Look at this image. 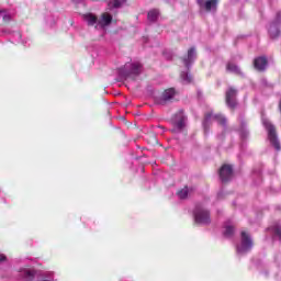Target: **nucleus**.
<instances>
[{
  "mask_svg": "<svg viewBox=\"0 0 281 281\" xmlns=\"http://www.w3.org/2000/svg\"><path fill=\"white\" fill-rule=\"evenodd\" d=\"M193 221L195 225H210L211 212L205 203H199L193 210Z\"/></svg>",
  "mask_w": 281,
  "mask_h": 281,
  "instance_id": "1",
  "label": "nucleus"
},
{
  "mask_svg": "<svg viewBox=\"0 0 281 281\" xmlns=\"http://www.w3.org/2000/svg\"><path fill=\"white\" fill-rule=\"evenodd\" d=\"M120 80H127V78H135L142 74V64L126 63L117 70Z\"/></svg>",
  "mask_w": 281,
  "mask_h": 281,
  "instance_id": "2",
  "label": "nucleus"
},
{
  "mask_svg": "<svg viewBox=\"0 0 281 281\" xmlns=\"http://www.w3.org/2000/svg\"><path fill=\"white\" fill-rule=\"evenodd\" d=\"M254 247V240L251 239V236L243 231L241 232V240L236 246V251L238 256H245L246 254H249L251 251V248Z\"/></svg>",
  "mask_w": 281,
  "mask_h": 281,
  "instance_id": "3",
  "label": "nucleus"
},
{
  "mask_svg": "<svg viewBox=\"0 0 281 281\" xmlns=\"http://www.w3.org/2000/svg\"><path fill=\"white\" fill-rule=\"evenodd\" d=\"M261 122L268 131V139L270 144L276 148V150H280V140H278V134H276V126L271 124V121H269L267 117L262 116Z\"/></svg>",
  "mask_w": 281,
  "mask_h": 281,
  "instance_id": "4",
  "label": "nucleus"
},
{
  "mask_svg": "<svg viewBox=\"0 0 281 281\" xmlns=\"http://www.w3.org/2000/svg\"><path fill=\"white\" fill-rule=\"evenodd\" d=\"M177 95V90L175 88L166 89L160 97L156 98V104H160L161 106H166V104L172 102L175 97Z\"/></svg>",
  "mask_w": 281,
  "mask_h": 281,
  "instance_id": "5",
  "label": "nucleus"
},
{
  "mask_svg": "<svg viewBox=\"0 0 281 281\" xmlns=\"http://www.w3.org/2000/svg\"><path fill=\"white\" fill-rule=\"evenodd\" d=\"M186 120H188L186 113H183V110H180L172 116L171 122L177 131H183L186 127Z\"/></svg>",
  "mask_w": 281,
  "mask_h": 281,
  "instance_id": "6",
  "label": "nucleus"
},
{
  "mask_svg": "<svg viewBox=\"0 0 281 281\" xmlns=\"http://www.w3.org/2000/svg\"><path fill=\"white\" fill-rule=\"evenodd\" d=\"M281 27V12L277 13L276 20L270 24L268 32L271 38H278L280 36Z\"/></svg>",
  "mask_w": 281,
  "mask_h": 281,
  "instance_id": "7",
  "label": "nucleus"
},
{
  "mask_svg": "<svg viewBox=\"0 0 281 281\" xmlns=\"http://www.w3.org/2000/svg\"><path fill=\"white\" fill-rule=\"evenodd\" d=\"M234 177V168L232 165H223L222 168L220 169V179L222 183H227L232 181Z\"/></svg>",
  "mask_w": 281,
  "mask_h": 281,
  "instance_id": "8",
  "label": "nucleus"
},
{
  "mask_svg": "<svg viewBox=\"0 0 281 281\" xmlns=\"http://www.w3.org/2000/svg\"><path fill=\"white\" fill-rule=\"evenodd\" d=\"M194 60H196V48L191 47L188 49L187 56L182 58L184 67H187L188 70L194 65Z\"/></svg>",
  "mask_w": 281,
  "mask_h": 281,
  "instance_id": "9",
  "label": "nucleus"
},
{
  "mask_svg": "<svg viewBox=\"0 0 281 281\" xmlns=\"http://www.w3.org/2000/svg\"><path fill=\"white\" fill-rule=\"evenodd\" d=\"M236 95H238V90L234 88H228V90L226 91V104L228 109H234L235 106H238Z\"/></svg>",
  "mask_w": 281,
  "mask_h": 281,
  "instance_id": "10",
  "label": "nucleus"
},
{
  "mask_svg": "<svg viewBox=\"0 0 281 281\" xmlns=\"http://www.w3.org/2000/svg\"><path fill=\"white\" fill-rule=\"evenodd\" d=\"M36 278V270L22 268L19 271L18 280L20 281H32Z\"/></svg>",
  "mask_w": 281,
  "mask_h": 281,
  "instance_id": "11",
  "label": "nucleus"
},
{
  "mask_svg": "<svg viewBox=\"0 0 281 281\" xmlns=\"http://www.w3.org/2000/svg\"><path fill=\"white\" fill-rule=\"evenodd\" d=\"M112 22H113V15L109 13H103L100 20H98L97 27H100L101 30H103V27L109 26V24Z\"/></svg>",
  "mask_w": 281,
  "mask_h": 281,
  "instance_id": "12",
  "label": "nucleus"
},
{
  "mask_svg": "<svg viewBox=\"0 0 281 281\" xmlns=\"http://www.w3.org/2000/svg\"><path fill=\"white\" fill-rule=\"evenodd\" d=\"M267 57H257L254 60V67L257 71H265V69H267Z\"/></svg>",
  "mask_w": 281,
  "mask_h": 281,
  "instance_id": "13",
  "label": "nucleus"
},
{
  "mask_svg": "<svg viewBox=\"0 0 281 281\" xmlns=\"http://www.w3.org/2000/svg\"><path fill=\"white\" fill-rule=\"evenodd\" d=\"M198 5H200L201 14H205V12H212V0H196Z\"/></svg>",
  "mask_w": 281,
  "mask_h": 281,
  "instance_id": "14",
  "label": "nucleus"
},
{
  "mask_svg": "<svg viewBox=\"0 0 281 281\" xmlns=\"http://www.w3.org/2000/svg\"><path fill=\"white\" fill-rule=\"evenodd\" d=\"M211 126H212V113H207L203 121L204 135H210Z\"/></svg>",
  "mask_w": 281,
  "mask_h": 281,
  "instance_id": "15",
  "label": "nucleus"
},
{
  "mask_svg": "<svg viewBox=\"0 0 281 281\" xmlns=\"http://www.w3.org/2000/svg\"><path fill=\"white\" fill-rule=\"evenodd\" d=\"M212 120L224 127L227 126V119L223 114L215 113L212 115Z\"/></svg>",
  "mask_w": 281,
  "mask_h": 281,
  "instance_id": "16",
  "label": "nucleus"
},
{
  "mask_svg": "<svg viewBox=\"0 0 281 281\" xmlns=\"http://www.w3.org/2000/svg\"><path fill=\"white\" fill-rule=\"evenodd\" d=\"M83 20L88 25H98V18L92 13H88L83 15ZM98 27V26H95Z\"/></svg>",
  "mask_w": 281,
  "mask_h": 281,
  "instance_id": "17",
  "label": "nucleus"
},
{
  "mask_svg": "<svg viewBox=\"0 0 281 281\" xmlns=\"http://www.w3.org/2000/svg\"><path fill=\"white\" fill-rule=\"evenodd\" d=\"M125 3V0H111L108 3L109 10H117V8H122Z\"/></svg>",
  "mask_w": 281,
  "mask_h": 281,
  "instance_id": "18",
  "label": "nucleus"
},
{
  "mask_svg": "<svg viewBox=\"0 0 281 281\" xmlns=\"http://www.w3.org/2000/svg\"><path fill=\"white\" fill-rule=\"evenodd\" d=\"M37 281H54V272H41Z\"/></svg>",
  "mask_w": 281,
  "mask_h": 281,
  "instance_id": "19",
  "label": "nucleus"
},
{
  "mask_svg": "<svg viewBox=\"0 0 281 281\" xmlns=\"http://www.w3.org/2000/svg\"><path fill=\"white\" fill-rule=\"evenodd\" d=\"M227 71H231V74H237V76H243V71H240V68L232 63H228L226 66Z\"/></svg>",
  "mask_w": 281,
  "mask_h": 281,
  "instance_id": "20",
  "label": "nucleus"
},
{
  "mask_svg": "<svg viewBox=\"0 0 281 281\" xmlns=\"http://www.w3.org/2000/svg\"><path fill=\"white\" fill-rule=\"evenodd\" d=\"M269 229L272 232L274 238H278V240L281 243V225L280 224H274Z\"/></svg>",
  "mask_w": 281,
  "mask_h": 281,
  "instance_id": "21",
  "label": "nucleus"
},
{
  "mask_svg": "<svg viewBox=\"0 0 281 281\" xmlns=\"http://www.w3.org/2000/svg\"><path fill=\"white\" fill-rule=\"evenodd\" d=\"M148 21H151V23H155L157 19H159V10L153 9L147 14Z\"/></svg>",
  "mask_w": 281,
  "mask_h": 281,
  "instance_id": "22",
  "label": "nucleus"
},
{
  "mask_svg": "<svg viewBox=\"0 0 281 281\" xmlns=\"http://www.w3.org/2000/svg\"><path fill=\"white\" fill-rule=\"evenodd\" d=\"M240 126V136L243 137V139H245V137L249 135V132L247 131V122L241 120Z\"/></svg>",
  "mask_w": 281,
  "mask_h": 281,
  "instance_id": "23",
  "label": "nucleus"
},
{
  "mask_svg": "<svg viewBox=\"0 0 281 281\" xmlns=\"http://www.w3.org/2000/svg\"><path fill=\"white\" fill-rule=\"evenodd\" d=\"M224 236H225V238H232V236H234V226L225 225L224 226Z\"/></svg>",
  "mask_w": 281,
  "mask_h": 281,
  "instance_id": "24",
  "label": "nucleus"
},
{
  "mask_svg": "<svg viewBox=\"0 0 281 281\" xmlns=\"http://www.w3.org/2000/svg\"><path fill=\"white\" fill-rule=\"evenodd\" d=\"M180 77L186 85H190V82H192V75H190L189 72L182 71Z\"/></svg>",
  "mask_w": 281,
  "mask_h": 281,
  "instance_id": "25",
  "label": "nucleus"
},
{
  "mask_svg": "<svg viewBox=\"0 0 281 281\" xmlns=\"http://www.w3.org/2000/svg\"><path fill=\"white\" fill-rule=\"evenodd\" d=\"M188 194H190V189H188V187H184L183 189H181L180 191H178V196H179V199H181V200L188 199Z\"/></svg>",
  "mask_w": 281,
  "mask_h": 281,
  "instance_id": "26",
  "label": "nucleus"
},
{
  "mask_svg": "<svg viewBox=\"0 0 281 281\" xmlns=\"http://www.w3.org/2000/svg\"><path fill=\"white\" fill-rule=\"evenodd\" d=\"M217 7H218V0H212V12H216Z\"/></svg>",
  "mask_w": 281,
  "mask_h": 281,
  "instance_id": "27",
  "label": "nucleus"
},
{
  "mask_svg": "<svg viewBox=\"0 0 281 281\" xmlns=\"http://www.w3.org/2000/svg\"><path fill=\"white\" fill-rule=\"evenodd\" d=\"M13 36H14L15 41H21V38H22V35H21V33H19V32H15V33L13 34Z\"/></svg>",
  "mask_w": 281,
  "mask_h": 281,
  "instance_id": "28",
  "label": "nucleus"
},
{
  "mask_svg": "<svg viewBox=\"0 0 281 281\" xmlns=\"http://www.w3.org/2000/svg\"><path fill=\"white\" fill-rule=\"evenodd\" d=\"M10 19H11V18H10V14H4V15H3V21H10Z\"/></svg>",
  "mask_w": 281,
  "mask_h": 281,
  "instance_id": "29",
  "label": "nucleus"
},
{
  "mask_svg": "<svg viewBox=\"0 0 281 281\" xmlns=\"http://www.w3.org/2000/svg\"><path fill=\"white\" fill-rule=\"evenodd\" d=\"M4 260H7L5 255H0V262H4Z\"/></svg>",
  "mask_w": 281,
  "mask_h": 281,
  "instance_id": "30",
  "label": "nucleus"
},
{
  "mask_svg": "<svg viewBox=\"0 0 281 281\" xmlns=\"http://www.w3.org/2000/svg\"><path fill=\"white\" fill-rule=\"evenodd\" d=\"M74 1V3H82V1H85V0H72Z\"/></svg>",
  "mask_w": 281,
  "mask_h": 281,
  "instance_id": "31",
  "label": "nucleus"
},
{
  "mask_svg": "<svg viewBox=\"0 0 281 281\" xmlns=\"http://www.w3.org/2000/svg\"><path fill=\"white\" fill-rule=\"evenodd\" d=\"M0 14H5V10H0Z\"/></svg>",
  "mask_w": 281,
  "mask_h": 281,
  "instance_id": "32",
  "label": "nucleus"
},
{
  "mask_svg": "<svg viewBox=\"0 0 281 281\" xmlns=\"http://www.w3.org/2000/svg\"><path fill=\"white\" fill-rule=\"evenodd\" d=\"M165 1H167V3H172V1H175V0H165Z\"/></svg>",
  "mask_w": 281,
  "mask_h": 281,
  "instance_id": "33",
  "label": "nucleus"
}]
</instances>
